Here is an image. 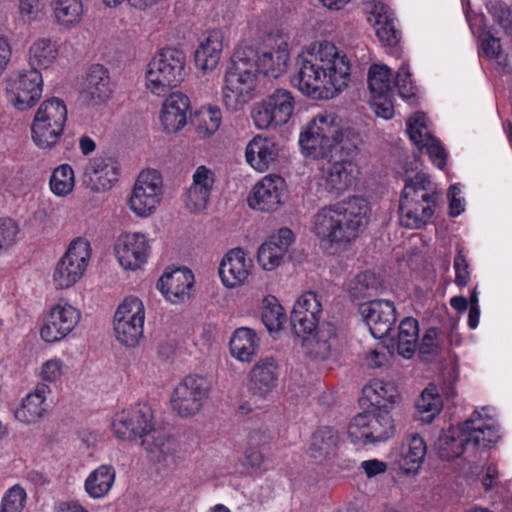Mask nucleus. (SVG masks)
I'll return each instance as SVG.
<instances>
[{"mask_svg": "<svg viewBox=\"0 0 512 512\" xmlns=\"http://www.w3.org/2000/svg\"><path fill=\"white\" fill-rule=\"evenodd\" d=\"M269 45L261 50L238 47L225 74L222 99L230 111H238L253 97L257 73L277 79L287 69L289 43L287 36L269 37Z\"/></svg>", "mask_w": 512, "mask_h": 512, "instance_id": "nucleus-1", "label": "nucleus"}, {"mask_svg": "<svg viewBox=\"0 0 512 512\" xmlns=\"http://www.w3.org/2000/svg\"><path fill=\"white\" fill-rule=\"evenodd\" d=\"M351 64L347 55L328 41L316 42L296 59L293 85L313 99H331L350 82Z\"/></svg>", "mask_w": 512, "mask_h": 512, "instance_id": "nucleus-2", "label": "nucleus"}, {"mask_svg": "<svg viewBox=\"0 0 512 512\" xmlns=\"http://www.w3.org/2000/svg\"><path fill=\"white\" fill-rule=\"evenodd\" d=\"M358 136L333 112H320L301 130L299 145L306 157L332 160L356 151Z\"/></svg>", "mask_w": 512, "mask_h": 512, "instance_id": "nucleus-3", "label": "nucleus"}, {"mask_svg": "<svg viewBox=\"0 0 512 512\" xmlns=\"http://www.w3.org/2000/svg\"><path fill=\"white\" fill-rule=\"evenodd\" d=\"M369 202L353 196L321 208L312 219L311 229L323 244L343 246L354 241L368 222Z\"/></svg>", "mask_w": 512, "mask_h": 512, "instance_id": "nucleus-4", "label": "nucleus"}, {"mask_svg": "<svg viewBox=\"0 0 512 512\" xmlns=\"http://www.w3.org/2000/svg\"><path fill=\"white\" fill-rule=\"evenodd\" d=\"M488 408L475 410L463 423L452 426L439 436L435 449L443 460L460 457L466 450H482L496 443L499 431L487 413Z\"/></svg>", "mask_w": 512, "mask_h": 512, "instance_id": "nucleus-5", "label": "nucleus"}, {"mask_svg": "<svg viewBox=\"0 0 512 512\" xmlns=\"http://www.w3.org/2000/svg\"><path fill=\"white\" fill-rule=\"evenodd\" d=\"M432 182L424 173L406 181L399 201L400 224L410 229L424 227L434 214Z\"/></svg>", "mask_w": 512, "mask_h": 512, "instance_id": "nucleus-6", "label": "nucleus"}, {"mask_svg": "<svg viewBox=\"0 0 512 512\" xmlns=\"http://www.w3.org/2000/svg\"><path fill=\"white\" fill-rule=\"evenodd\" d=\"M186 57L178 49L159 50L145 69V88L155 96H166L178 87L185 77Z\"/></svg>", "mask_w": 512, "mask_h": 512, "instance_id": "nucleus-7", "label": "nucleus"}, {"mask_svg": "<svg viewBox=\"0 0 512 512\" xmlns=\"http://www.w3.org/2000/svg\"><path fill=\"white\" fill-rule=\"evenodd\" d=\"M68 110L64 100L52 97L37 108L31 123V138L40 149L55 147L64 132Z\"/></svg>", "mask_w": 512, "mask_h": 512, "instance_id": "nucleus-8", "label": "nucleus"}, {"mask_svg": "<svg viewBox=\"0 0 512 512\" xmlns=\"http://www.w3.org/2000/svg\"><path fill=\"white\" fill-rule=\"evenodd\" d=\"M295 105L293 93L278 88L254 105L251 110L253 124L259 130H277L291 120Z\"/></svg>", "mask_w": 512, "mask_h": 512, "instance_id": "nucleus-9", "label": "nucleus"}, {"mask_svg": "<svg viewBox=\"0 0 512 512\" xmlns=\"http://www.w3.org/2000/svg\"><path fill=\"white\" fill-rule=\"evenodd\" d=\"M210 391L211 384L206 377L190 374L173 389L170 396L171 409L179 417H193L206 404Z\"/></svg>", "mask_w": 512, "mask_h": 512, "instance_id": "nucleus-10", "label": "nucleus"}, {"mask_svg": "<svg viewBox=\"0 0 512 512\" xmlns=\"http://www.w3.org/2000/svg\"><path fill=\"white\" fill-rule=\"evenodd\" d=\"M348 434L355 443L386 442L395 434L394 419L388 410L364 411L352 418Z\"/></svg>", "mask_w": 512, "mask_h": 512, "instance_id": "nucleus-11", "label": "nucleus"}, {"mask_svg": "<svg viewBox=\"0 0 512 512\" xmlns=\"http://www.w3.org/2000/svg\"><path fill=\"white\" fill-rule=\"evenodd\" d=\"M91 254V245L87 239L82 237L74 239L55 266L53 272L55 288L67 289L75 285L85 274Z\"/></svg>", "mask_w": 512, "mask_h": 512, "instance_id": "nucleus-12", "label": "nucleus"}, {"mask_svg": "<svg viewBox=\"0 0 512 512\" xmlns=\"http://www.w3.org/2000/svg\"><path fill=\"white\" fill-rule=\"evenodd\" d=\"M145 307L138 297L128 296L118 305L113 329L116 340L126 346L138 345L144 333Z\"/></svg>", "mask_w": 512, "mask_h": 512, "instance_id": "nucleus-13", "label": "nucleus"}, {"mask_svg": "<svg viewBox=\"0 0 512 512\" xmlns=\"http://www.w3.org/2000/svg\"><path fill=\"white\" fill-rule=\"evenodd\" d=\"M163 198V180L155 169L142 171L128 199L129 209L140 218H148L158 209Z\"/></svg>", "mask_w": 512, "mask_h": 512, "instance_id": "nucleus-14", "label": "nucleus"}, {"mask_svg": "<svg viewBox=\"0 0 512 512\" xmlns=\"http://www.w3.org/2000/svg\"><path fill=\"white\" fill-rule=\"evenodd\" d=\"M5 98L17 111L35 106L43 92V77L37 69H29L10 76L5 82Z\"/></svg>", "mask_w": 512, "mask_h": 512, "instance_id": "nucleus-15", "label": "nucleus"}, {"mask_svg": "<svg viewBox=\"0 0 512 512\" xmlns=\"http://www.w3.org/2000/svg\"><path fill=\"white\" fill-rule=\"evenodd\" d=\"M113 434L121 440L143 439L154 427L151 407L138 403L117 411L111 422Z\"/></svg>", "mask_w": 512, "mask_h": 512, "instance_id": "nucleus-16", "label": "nucleus"}, {"mask_svg": "<svg viewBox=\"0 0 512 512\" xmlns=\"http://www.w3.org/2000/svg\"><path fill=\"white\" fill-rule=\"evenodd\" d=\"M80 318L81 313L77 308L60 301L50 308L41 327L40 336L47 343L59 342L76 328Z\"/></svg>", "mask_w": 512, "mask_h": 512, "instance_id": "nucleus-17", "label": "nucleus"}, {"mask_svg": "<svg viewBox=\"0 0 512 512\" xmlns=\"http://www.w3.org/2000/svg\"><path fill=\"white\" fill-rule=\"evenodd\" d=\"M150 252V239L142 232L122 233L114 244L115 257L126 270L141 268L147 262Z\"/></svg>", "mask_w": 512, "mask_h": 512, "instance_id": "nucleus-18", "label": "nucleus"}, {"mask_svg": "<svg viewBox=\"0 0 512 512\" xmlns=\"http://www.w3.org/2000/svg\"><path fill=\"white\" fill-rule=\"evenodd\" d=\"M409 139L420 151L426 150L432 163L444 169L447 153L440 141L435 138L427 125V117L423 112L414 113L406 122Z\"/></svg>", "mask_w": 512, "mask_h": 512, "instance_id": "nucleus-19", "label": "nucleus"}, {"mask_svg": "<svg viewBox=\"0 0 512 512\" xmlns=\"http://www.w3.org/2000/svg\"><path fill=\"white\" fill-rule=\"evenodd\" d=\"M360 313L375 339L388 336L396 322V308L389 300L378 299L362 304Z\"/></svg>", "mask_w": 512, "mask_h": 512, "instance_id": "nucleus-20", "label": "nucleus"}, {"mask_svg": "<svg viewBox=\"0 0 512 512\" xmlns=\"http://www.w3.org/2000/svg\"><path fill=\"white\" fill-rule=\"evenodd\" d=\"M321 315L322 296L314 291H306L293 306L291 322L297 332L310 334L318 327Z\"/></svg>", "mask_w": 512, "mask_h": 512, "instance_id": "nucleus-21", "label": "nucleus"}, {"mask_svg": "<svg viewBox=\"0 0 512 512\" xmlns=\"http://www.w3.org/2000/svg\"><path fill=\"white\" fill-rule=\"evenodd\" d=\"M364 10L379 41L389 47L396 46L400 32L395 27L394 13L390 7L381 1L371 0L364 4Z\"/></svg>", "mask_w": 512, "mask_h": 512, "instance_id": "nucleus-22", "label": "nucleus"}, {"mask_svg": "<svg viewBox=\"0 0 512 512\" xmlns=\"http://www.w3.org/2000/svg\"><path fill=\"white\" fill-rule=\"evenodd\" d=\"M252 259L241 248L229 250L219 265V276L222 284L229 289L243 285L251 274Z\"/></svg>", "mask_w": 512, "mask_h": 512, "instance_id": "nucleus-23", "label": "nucleus"}, {"mask_svg": "<svg viewBox=\"0 0 512 512\" xmlns=\"http://www.w3.org/2000/svg\"><path fill=\"white\" fill-rule=\"evenodd\" d=\"M285 192L286 183L281 176H264L253 187L248 199L249 206L260 211H274L282 203Z\"/></svg>", "mask_w": 512, "mask_h": 512, "instance_id": "nucleus-24", "label": "nucleus"}, {"mask_svg": "<svg viewBox=\"0 0 512 512\" xmlns=\"http://www.w3.org/2000/svg\"><path fill=\"white\" fill-rule=\"evenodd\" d=\"M114 88L109 70L101 64H93L87 70L82 96L91 105H102L112 97Z\"/></svg>", "mask_w": 512, "mask_h": 512, "instance_id": "nucleus-25", "label": "nucleus"}, {"mask_svg": "<svg viewBox=\"0 0 512 512\" xmlns=\"http://www.w3.org/2000/svg\"><path fill=\"white\" fill-rule=\"evenodd\" d=\"M147 458L162 467H170L177 463L178 444L167 433L152 428L142 439L141 443Z\"/></svg>", "mask_w": 512, "mask_h": 512, "instance_id": "nucleus-26", "label": "nucleus"}, {"mask_svg": "<svg viewBox=\"0 0 512 512\" xmlns=\"http://www.w3.org/2000/svg\"><path fill=\"white\" fill-rule=\"evenodd\" d=\"M215 173L205 165L196 167L192 174V182L185 193V204L190 211H203L212 194L215 184Z\"/></svg>", "mask_w": 512, "mask_h": 512, "instance_id": "nucleus-27", "label": "nucleus"}, {"mask_svg": "<svg viewBox=\"0 0 512 512\" xmlns=\"http://www.w3.org/2000/svg\"><path fill=\"white\" fill-rule=\"evenodd\" d=\"M279 154L280 146L273 138L258 134L246 145L245 161L255 171L265 172L277 162Z\"/></svg>", "mask_w": 512, "mask_h": 512, "instance_id": "nucleus-28", "label": "nucleus"}, {"mask_svg": "<svg viewBox=\"0 0 512 512\" xmlns=\"http://www.w3.org/2000/svg\"><path fill=\"white\" fill-rule=\"evenodd\" d=\"M327 160V166L322 168L324 186L329 192L340 194L355 183L358 168L352 161L341 157L339 160Z\"/></svg>", "mask_w": 512, "mask_h": 512, "instance_id": "nucleus-29", "label": "nucleus"}, {"mask_svg": "<svg viewBox=\"0 0 512 512\" xmlns=\"http://www.w3.org/2000/svg\"><path fill=\"white\" fill-rule=\"evenodd\" d=\"M278 366L274 358L260 359L248 375V390L256 397L266 399L277 387Z\"/></svg>", "mask_w": 512, "mask_h": 512, "instance_id": "nucleus-30", "label": "nucleus"}, {"mask_svg": "<svg viewBox=\"0 0 512 512\" xmlns=\"http://www.w3.org/2000/svg\"><path fill=\"white\" fill-rule=\"evenodd\" d=\"M193 283L192 272L183 267L166 270L159 279L157 287L169 302L176 304L189 298Z\"/></svg>", "mask_w": 512, "mask_h": 512, "instance_id": "nucleus-31", "label": "nucleus"}, {"mask_svg": "<svg viewBox=\"0 0 512 512\" xmlns=\"http://www.w3.org/2000/svg\"><path fill=\"white\" fill-rule=\"evenodd\" d=\"M306 335L303 348L311 359L321 361L329 359L337 349V329L332 323H324L314 332Z\"/></svg>", "mask_w": 512, "mask_h": 512, "instance_id": "nucleus-32", "label": "nucleus"}, {"mask_svg": "<svg viewBox=\"0 0 512 512\" xmlns=\"http://www.w3.org/2000/svg\"><path fill=\"white\" fill-rule=\"evenodd\" d=\"M294 240L289 228H281L270 236L258 249V263L267 271L277 268Z\"/></svg>", "mask_w": 512, "mask_h": 512, "instance_id": "nucleus-33", "label": "nucleus"}, {"mask_svg": "<svg viewBox=\"0 0 512 512\" xmlns=\"http://www.w3.org/2000/svg\"><path fill=\"white\" fill-rule=\"evenodd\" d=\"M50 393L51 389L46 383H38L15 410L16 420L26 425L41 421L47 411L46 399Z\"/></svg>", "mask_w": 512, "mask_h": 512, "instance_id": "nucleus-34", "label": "nucleus"}, {"mask_svg": "<svg viewBox=\"0 0 512 512\" xmlns=\"http://www.w3.org/2000/svg\"><path fill=\"white\" fill-rule=\"evenodd\" d=\"M190 108L189 98L181 93H171L164 101L160 113V121L167 133L181 130L187 123V111Z\"/></svg>", "mask_w": 512, "mask_h": 512, "instance_id": "nucleus-35", "label": "nucleus"}, {"mask_svg": "<svg viewBox=\"0 0 512 512\" xmlns=\"http://www.w3.org/2000/svg\"><path fill=\"white\" fill-rule=\"evenodd\" d=\"M223 50V34L219 30L209 31L199 42L194 59L198 69L202 72L213 71L221 58Z\"/></svg>", "mask_w": 512, "mask_h": 512, "instance_id": "nucleus-36", "label": "nucleus"}, {"mask_svg": "<svg viewBox=\"0 0 512 512\" xmlns=\"http://www.w3.org/2000/svg\"><path fill=\"white\" fill-rule=\"evenodd\" d=\"M53 22L64 30H73L81 25L86 14L83 0H51Z\"/></svg>", "mask_w": 512, "mask_h": 512, "instance_id": "nucleus-37", "label": "nucleus"}, {"mask_svg": "<svg viewBox=\"0 0 512 512\" xmlns=\"http://www.w3.org/2000/svg\"><path fill=\"white\" fill-rule=\"evenodd\" d=\"M427 453L425 441L417 434L411 435L398 452L396 464L405 474H415L419 471Z\"/></svg>", "mask_w": 512, "mask_h": 512, "instance_id": "nucleus-38", "label": "nucleus"}, {"mask_svg": "<svg viewBox=\"0 0 512 512\" xmlns=\"http://www.w3.org/2000/svg\"><path fill=\"white\" fill-rule=\"evenodd\" d=\"M85 175L89 178L95 190L105 191L117 182L119 171L111 159L97 157L90 160L85 169Z\"/></svg>", "mask_w": 512, "mask_h": 512, "instance_id": "nucleus-39", "label": "nucleus"}, {"mask_svg": "<svg viewBox=\"0 0 512 512\" xmlns=\"http://www.w3.org/2000/svg\"><path fill=\"white\" fill-rule=\"evenodd\" d=\"M363 396L376 410H388L393 408L399 399L396 385L390 381L374 379L363 388Z\"/></svg>", "mask_w": 512, "mask_h": 512, "instance_id": "nucleus-40", "label": "nucleus"}, {"mask_svg": "<svg viewBox=\"0 0 512 512\" xmlns=\"http://www.w3.org/2000/svg\"><path fill=\"white\" fill-rule=\"evenodd\" d=\"M259 342V337L253 329L248 327L238 328L230 338V353L238 361L249 363L257 354Z\"/></svg>", "mask_w": 512, "mask_h": 512, "instance_id": "nucleus-41", "label": "nucleus"}, {"mask_svg": "<svg viewBox=\"0 0 512 512\" xmlns=\"http://www.w3.org/2000/svg\"><path fill=\"white\" fill-rule=\"evenodd\" d=\"M58 43L49 37L35 39L28 48V63L31 69H48L58 58Z\"/></svg>", "mask_w": 512, "mask_h": 512, "instance_id": "nucleus-42", "label": "nucleus"}, {"mask_svg": "<svg viewBox=\"0 0 512 512\" xmlns=\"http://www.w3.org/2000/svg\"><path fill=\"white\" fill-rule=\"evenodd\" d=\"M116 477L115 468L102 464L92 470L84 481V490L92 499H102L110 492Z\"/></svg>", "mask_w": 512, "mask_h": 512, "instance_id": "nucleus-43", "label": "nucleus"}, {"mask_svg": "<svg viewBox=\"0 0 512 512\" xmlns=\"http://www.w3.org/2000/svg\"><path fill=\"white\" fill-rule=\"evenodd\" d=\"M368 87L372 96H387L394 93L392 70L384 64H372L368 70Z\"/></svg>", "mask_w": 512, "mask_h": 512, "instance_id": "nucleus-44", "label": "nucleus"}, {"mask_svg": "<svg viewBox=\"0 0 512 512\" xmlns=\"http://www.w3.org/2000/svg\"><path fill=\"white\" fill-rule=\"evenodd\" d=\"M381 288L380 279L370 271L359 273L346 284V290L354 300L373 297Z\"/></svg>", "mask_w": 512, "mask_h": 512, "instance_id": "nucleus-45", "label": "nucleus"}, {"mask_svg": "<svg viewBox=\"0 0 512 512\" xmlns=\"http://www.w3.org/2000/svg\"><path fill=\"white\" fill-rule=\"evenodd\" d=\"M419 338L418 321L412 317L404 318L399 325L397 336V351L405 359L415 354Z\"/></svg>", "mask_w": 512, "mask_h": 512, "instance_id": "nucleus-46", "label": "nucleus"}, {"mask_svg": "<svg viewBox=\"0 0 512 512\" xmlns=\"http://www.w3.org/2000/svg\"><path fill=\"white\" fill-rule=\"evenodd\" d=\"M419 418L424 423H430L443 408V400L438 388L430 384L421 393L416 401Z\"/></svg>", "mask_w": 512, "mask_h": 512, "instance_id": "nucleus-47", "label": "nucleus"}, {"mask_svg": "<svg viewBox=\"0 0 512 512\" xmlns=\"http://www.w3.org/2000/svg\"><path fill=\"white\" fill-rule=\"evenodd\" d=\"M338 443L336 432L330 427H321L312 435L309 453L315 460H321L331 455Z\"/></svg>", "mask_w": 512, "mask_h": 512, "instance_id": "nucleus-48", "label": "nucleus"}, {"mask_svg": "<svg viewBox=\"0 0 512 512\" xmlns=\"http://www.w3.org/2000/svg\"><path fill=\"white\" fill-rule=\"evenodd\" d=\"M75 187L74 170L69 164H61L54 168L49 179V188L57 197H66Z\"/></svg>", "mask_w": 512, "mask_h": 512, "instance_id": "nucleus-49", "label": "nucleus"}, {"mask_svg": "<svg viewBox=\"0 0 512 512\" xmlns=\"http://www.w3.org/2000/svg\"><path fill=\"white\" fill-rule=\"evenodd\" d=\"M195 129L200 137L213 135L222 122V112L217 106L202 107L195 116Z\"/></svg>", "mask_w": 512, "mask_h": 512, "instance_id": "nucleus-50", "label": "nucleus"}, {"mask_svg": "<svg viewBox=\"0 0 512 512\" xmlns=\"http://www.w3.org/2000/svg\"><path fill=\"white\" fill-rule=\"evenodd\" d=\"M261 320L270 333L279 331L286 323V313L274 296L263 299Z\"/></svg>", "mask_w": 512, "mask_h": 512, "instance_id": "nucleus-51", "label": "nucleus"}, {"mask_svg": "<svg viewBox=\"0 0 512 512\" xmlns=\"http://www.w3.org/2000/svg\"><path fill=\"white\" fill-rule=\"evenodd\" d=\"M20 240V227L9 217L0 218V255L8 253Z\"/></svg>", "mask_w": 512, "mask_h": 512, "instance_id": "nucleus-52", "label": "nucleus"}, {"mask_svg": "<svg viewBox=\"0 0 512 512\" xmlns=\"http://www.w3.org/2000/svg\"><path fill=\"white\" fill-rule=\"evenodd\" d=\"M266 436L260 431H253L249 434L247 447L245 449V459L252 468H259L263 461L264 455L261 447L266 444Z\"/></svg>", "mask_w": 512, "mask_h": 512, "instance_id": "nucleus-53", "label": "nucleus"}, {"mask_svg": "<svg viewBox=\"0 0 512 512\" xmlns=\"http://www.w3.org/2000/svg\"><path fill=\"white\" fill-rule=\"evenodd\" d=\"M27 494L23 487L16 484L9 488L2 497L0 512H22Z\"/></svg>", "mask_w": 512, "mask_h": 512, "instance_id": "nucleus-54", "label": "nucleus"}, {"mask_svg": "<svg viewBox=\"0 0 512 512\" xmlns=\"http://www.w3.org/2000/svg\"><path fill=\"white\" fill-rule=\"evenodd\" d=\"M45 7V0H19L18 13L25 23H32L42 18Z\"/></svg>", "mask_w": 512, "mask_h": 512, "instance_id": "nucleus-55", "label": "nucleus"}, {"mask_svg": "<svg viewBox=\"0 0 512 512\" xmlns=\"http://www.w3.org/2000/svg\"><path fill=\"white\" fill-rule=\"evenodd\" d=\"M66 366L62 359L58 357H53L47 361H45L41 367L39 372V377L48 383H55L61 379L65 372Z\"/></svg>", "mask_w": 512, "mask_h": 512, "instance_id": "nucleus-56", "label": "nucleus"}, {"mask_svg": "<svg viewBox=\"0 0 512 512\" xmlns=\"http://www.w3.org/2000/svg\"><path fill=\"white\" fill-rule=\"evenodd\" d=\"M397 88L400 97L403 99L415 95L414 86L411 80V74L408 64H402L394 78V88Z\"/></svg>", "mask_w": 512, "mask_h": 512, "instance_id": "nucleus-57", "label": "nucleus"}, {"mask_svg": "<svg viewBox=\"0 0 512 512\" xmlns=\"http://www.w3.org/2000/svg\"><path fill=\"white\" fill-rule=\"evenodd\" d=\"M439 350L437 341V332L435 329H429L424 334L420 344V354L426 361H430Z\"/></svg>", "mask_w": 512, "mask_h": 512, "instance_id": "nucleus-58", "label": "nucleus"}, {"mask_svg": "<svg viewBox=\"0 0 512 512\" xmlns=\"http://www.w3.org/2000/svg\"><path fill=\"white\" fill-rule=\"evenodd\" d=\"M461 195L462 187L460 184H454L448 190L449 214L452 217L459 216L465 210V200Z\"/></svg>", "mask_w": 512, "mask_h": 512, "instance_id": "nucleus-59", "label": "nucleus"}, {"mask_svg": "<svg viewBox=\"0 0 512 512\" xmlns=\"http://www.w3.org/2000/svg\"><path fill=\"white\" fill-rule=\"evenodd\" d=\"M393 95L387 96H376L371 97V105L373 106L374 112L378 117L384 119H391L394 116V106L392 102Z\"/></svg>", "mask_w": 512, "mask_h": 512, "instance_id": "nucleus-60", "label": "nucleus"}, {"mask_svg": "<svg viewBox=\"0 0 512 512\" xmlns=\"http://www.w3.org/2000/svg\"><path fill=\"white\" fill-rule=\"evenodd\" d=\"M455 283L458 286H466L470 279L469 265L464 254L459 251L454 259Z\"/></svg>", "mask_w": 512, "mask_h": 512, "instance_id": "nucleus-61", "label": "nucleus"}, {"mask_svg": "<svg viewBox=\"0 0 512 512\" xmlns=\"http://www.w3.org/2000/svg\"><path fill=\"white\" fill-rule=\"evenodd\" d=\"M481 51L488 59H500L501 46L499 39L493 37L490 33H484L481 39Z\"/></svg>", "mask_w": 512, "mask_h": 512, "instance_id": "nucleus-62", "label": "nucleus"}, {"mask_svg": "<svg viewBox=\"0 0 512 512\" xmlns=\"http://www.w3.org/2000/svg\"><path fill=\"white\" fill-rule=\"evenodd\" d=\"M494 20L505 30H512V10L505 4H498L491 10Z\"/></svg>", "mask_w": 512, "mask_h": 512, "instance_id": "nucleus-63", "label": "nucleus"}, {"mask_svg": "<svg viewBox=\"0 0 512 512\" xmlns=\"http://www.w3.org/2000/svg\"><path fill=\"white\" fill-rule=\"evenodd\" d=\"M361 469L365 472L368 478L384 474L387 471V464L379 459H369L362 461L360 464Z\"/></svg>", "mask_w": 512, "mask_h": 512, "instance_id": "nucleus-64", "label": "nucleus"}]
</instances>
